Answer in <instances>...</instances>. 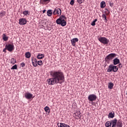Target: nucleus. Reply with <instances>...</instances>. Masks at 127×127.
Listing matches in <instances>:
<instances>
[{"label": "nucleus", "mask_w": 127, "mask_h": 127, "mask_svg": "<svg viewBox=\"0 0 127 127\" xmlns=\"http://www.w3.org/2000/svg\"><path fill=\"white\" fill-rule=\"evenodd\" d=\"M52 78L47 79V82L49 85H55V84H62L65 81L64 74L61 70L50 72Z\"/></svg>", "instance_id": "1"}, {"label": "nucleus", "mask_w": 127, "mask_h": 127, "mask_svg": "<svg viewBox=\"0 0 127 127\" xmlns=\"http://www.w3.org/2000/svg\"><path fill=\"white\" fill-rule=\"evenodd\" d=\"M67 18L64 15H61L59 18L56 20V22L57 24H61L62 26H66L67 22L65 20Z\"/></svg>", "instance_id": "2"}, {"label": "nucleus", "mask_w": 127, "mask_h": 127, "mask_svg": "<svg viewBox=\"0 0 127 127\" xmlns=\"http://www.w3.org/2000/svg\"><path fill=\"white\" fill-rule=\"evenodd\" d=\"M117 119H114L110 121H107L105 123V127H116L117 126Z\"/></svg>", "instance_id": "3"}, {"label": "nucleus", "mask_w": 127, "mask_h": 127, "mask_svg": "<svg viewBox=\"0 0 127 127\" xmlns=\"http://www.w3.org/2000/svg\"><path fill=\"white\" fill-rule=\"evenodd\" d=\"M118 70H119V67L116 65H114L113 64H111L109 66L108 68L107 69V72L110 73V72H118Z\"/></svg>", "instance_id": "4"}, {"label": "nucleus", "mask_w": 127, "mask_h": 127, "mask_svg": "<svg viewBox=\"0 0 127 127\" xmlns=\"http://www.w3.org/2000/svg\"><path fill=\"white\" fill-rule=\"evenodd\" d=\"M116 56H117V54L115 53H111L107 56V57L105 58V61H106L107 63H109L110 61L114 59Z\"/></svg>", "instance_id": "5"}, {"label": "nucleus", "mask_w": 127, "mask_h": 127, "mask_svg": "<svg viewBox=\"0 0 127 127\" xmlns=\"http://www.w3.org/2000/svg\"><path fill=\"white\" fill-rule=\"evenodd\" d=\"M99 41L101 42V43H103V44H108L109 41L107 38L104 37H101L98 38Z\"/></svg>", "instance_id": "6"}, {"label": "nucleus", "mask_w": 127, "mask_h": 127, "mask_svg": "<svg viewBox=\"0 0 127 127\" xmlns=\"http://www.w3.org/2000/svg\"><path fill=\"white\" fill-rule=\"evenodd\" d=\"M5 47H6V49H7L9 52H11L14 50V46L13 44H8L5 45Z\"/></svg>", "instance_id": "7"}, {"label": "nucleus", "mask_w": 127, "mask_h": 127, "mask_svg": "<svg viewBox=\"0 0 127 127\" xmlns=\"http://www.w3.org/2000/svg\"><path fill=\"white\" fill-rule=\"evenodd\" d=\"M62 13V11H61V9L60 8L57 7L55 9L54 12H53V14L54 15H60Z\"/></svg>", "instance_id": "8"}, {"label": "nucleus", "mask_w": 127, "mask_h": 127, "mask_svg": "<svg viewBox=\"0 0 127 127\" xmlns=\"http://www.w3.org/2000/svg\"><path fill=\"white\" fill-rule=\"evenodd\" d=\"M97 99V96L95 94H90L88 96V100L90 102L96 101Z\"/></svg>", "instance_id": "9"}, {"label": "nucleus", "mask_w": 127, "mask_h": 127, "mask_svg": "<svg viewBox=\"0 0 127 127\" xmlns=\"http://www.w3.org/2000/svg\"><path fill=\"white\" fill-rule=\"evenodd\" d=\"M27 23V21L26 20V19L24 18H20L19 19V24H20V25H25Z\"/></svg>", "instance_id": "10"}, {"label": "nucleus", "mask_w": 127, "mask_h": 127, "mask_svg": "<svg viewBox=\"0 0 127 127\" xmlns=\"http://www.w3.org/2000/svg\"><path fill=\"white\" fill-rule=\"evenodd\" d=\"M25 98L27 99V100H30L32 98V94H31L30 93H26L24 94Z\"/></svg>", "instance_id": "11"}, {"label": "nucleus", "mask_w": 127, "mask_h": 127, "mask_svg": "<svg viewBox=\"0 0 127 127\" xmlns=\"http://www.w3.org/2000/svg\"><path fill=\"white\" fill-rule=\"evenodd\" d=\"M32 63L34 67H37L38 64L37 60L34 58L32 59Z\"/></svg>", "instance_id": "12"}, {"label": "nucleus", "mask_w": 127, "mask_h": 127, "mask_svg": "<svg viewBox=\"0 0 127 127\" xmlns=\"http://www.w3.org/2000/svg\"><path fill=\"white\" fill-rule=\"evenodd\" d=\"M79 41V40L77 38H73L71 40V44L73 46H75V44L76 42H78Z\"/></svg>", "instance_id": "13"}, {"label": "nucleus", "mask_w": 127, "mask_h": 127, "mask_svg": "<svg viewBox=\"0 0 127 127\" xmlns=\"http://www.w3.org/2000/svg\"><path fill=\"white\" fill-rule=\"evenodd\" d=\"M81 115V113L76 112L73 114L74 117H75V119L78 120L80 119V115Z\"/></svg>", "instance_id": "14"}, {"label": "nucleus", "mask_w": 127, "mask_h": 127, "mask_svg": "<svg viewBox=\"0 0 127 127\" xmlns=\"http://www.w3.org/2000/svg\"><path fill=\"white\" fill-rule=\"evenodd\" d=\"M113 64L114 65H118V64H120V60L118 58H116L113 60Z\"/></svg>", "instance_id": "15"}, {"label": "nucleus", "mask_w": 127, "mask_h": 127, "mask_svg": "<svg viewBox=\"0 0 127 127\" xmlns=\"http://www.w3.org/2000/svg\"><path fill=\"white\" fill-rule=\"evenodd\" d=\"M116 126L118 127H123V123H122V121L121 120L117 121Z\"/></svg>", "instance_id": "16"}, {"label": "nucleus", "mask_w": 127, "mask_h": 127, "mask_svg": "<svg viewBox=\"0 0 127 127\" xmlns=\"http://www.w3.org/2000/svg\"><path fill=\"white\" fill-rule=\"evenodd\" d=\"M115 117V112H110L109 114L108 115V118L110 119H114V117Z\"/></svg>", "instance_id": "17"}, {"label": "nucleus", "mask_w": 127, "mask_h": 127, "mask_svg": "<svg viewBox=\"0 0 127 127\" xmlns=\"http://www.w3.org/2000/svg\"><path fill=\"white\" fill-rule=\"evenodd\" d=\"M25 56L26 58L29 59V58H30V57H31V54H30V53H29V52H26L25 54Z\"/></svg>", "instance_id": "18"}, {"label": "nucleus", "mask_w": 127, "mask_h": 127, "mask_svg": "<svg viewBox=\"0 0 127 127\" xmlns=\"http://www.w3.org/2000/svg\"><path fill=\"white\" fill-rule=\"evenodd\" d=\"M2 39L4 41H7L8 40V37L5 35V34H3Z\"/></svg>", "instance_id": "19"}, {"label": "nucleus", "mask_w": 127, "mask_h": 127, "mask_svg": "<svg viewBox=\"0 0 127 127\" xmlns=\"http://www.w3.org/2000/svg\"><path fill=\"white\" fill-rule=\"evenodd\" d=\"M38 59H43L44 58V54H39L37 57Z\"/></svg>", "instance_id": "20"}, {"label": "nucleus", "mask_w": 127, "mask_h": 127, "mask_svg": "<svg viewBox=\"0 0 127 127\" xmlns=\"http://www.w3.org/2000/svg\"><path fill=\"white\" fill-rule=\"evenodd\" d=\"M114 87V83H112V82H110L108 84V88L110 90H112V89H113V88Z\"/></svg>", "instance_id": "21"}, {"label": "nucleus", "mask_w": 127, "mask_h": 127, "mask_svg": "<svg viewBox=\"0 0 127 127\" xmlns=\"http://www.w3.org/2000/svg\"><path fill=\"white\" fill-rule=\"evenodd\" d=\"M106 6V2H105L104 1H102L100 3V7L101 8H104V7H105Z\"/></svg>", "instance_id": "22"}, {"label": "nucleus", "mask_w": 127, "mask_h": 127, "mask_svg": "<svg viewBox=\"0 0 127 127\" xmlns=\"http://www.w3.org/2000/svg\"><path fill=\"white\" fill-rule=\"evenodd\" d=\"M44 110L46 112V113H48V114L50 113V108L48 107V106H46L44 108Z\"/></svg>", "instance_id": "23"}, {"label": "nucleus", "mask_w": 127, "mask_h": 127, "mask_svg": "<svg viewBox=\"0 0 127 127\" xmlns=\"http://www.w3.org/2000/svg\"><path fill=\"white\" fill-rule=\"evenodd\" d=\"M48 16H51L52 15V10L49 9L47 12Z\"/></svg>", "instance_id": "24"}, {"label": "nucleus", "mask_w": 127, "mask_h": 127, "mask_svg": "<svg viewBox=\"0 0 127 127\" xmlns=\"http://www.w3.org/2000/svg\"><path fill=\"white\" fill-rule=\"evenodd\" d=\"M102 18L105 21V22L106 23L108 22V19H107V16H106V14H102Z\"/></svg>", "instance_id": "25"}, {"label": "nucleus", "mask_w": 127, "mask_h": 127, "mask_svg": "<svg viewBox=\"0 0 127 127\" xmlns=\"http://www.w3.org/2000/svg\"><path fill=\"white\" fill-rule=\"evenodd\" d=\"M10 63L13 65L16 63V60L14 58H12L10 60Z\"/></svg>", "instance_id": "26"}, {"label": "nucleus", "mask_w": 127, "mask_h": 127, "mask_svg": "<svg viewBox=\"0 0 127 127\" xmlns=\"http://www.w3.org/2000/svg\"><path fill=\"white\" fill-rule=\"evenodd\" d=\"M47 1H50V0H41L40 3H42V4H45V2Z\"/></svg>", "instance_id": "27"}, {"label": "nucleus", "mask_w": 127, "mask_h": 127, "mask_svg": "<svg viewBox=\"0 0 127 127\" xmlns=\"http://www.w3.org/2000/svg\"><path fill=\"white\" fill-rule=\"evenodd\" d=\"M4 15H5V11H2L0 12V16H1V17H3Z\"/></svg>", "instance_id": "28"}, {"label": "nucleus", "mask_w": 127, "mask_h": 127, "mask_svg": "<svg viewBox=\"0 0 127 127\" xmlns=\"http://www.w3.org/2000/svg\"><path fill=\"white\" fill-rule=\"evenodd\" d=\"M23 14H24V15H26L27 16L28 15H29V10H25L23 12Z\"/></svg>", "instance_id": "29"}, {"label": "nucleus", "mask_w": 127, "mask_h": 127, "mask_svg": "<svg viewBox=\"0 0 127 127\" xmlns=\"http://www.w3.org/2000/svg\"><path fill=\"white\" fill-rule=\"evenodd\" d=\"M98 20L97 19H95V20L93 21L91 23V25H92V26H95V25H96V22Z\"/></svg>", "instance_id": "30"}, {"label": "nucleus", "mask_w": 127, "mask_h": 127, "mask_svg": "<svg viewBox=\"0 0 127 127\" xmlns=\"http://www.w3.org/2000/svg\"><path fill=\"white\" fill-rule=\"evenodd\" d=\"M16 69H17V65L16 64L13 65L11 68V70H14Z\"/></svg>", "instance_id": "31"}, {"label": "nucleus", "mask_w": 127, "mask_h": 127, "mask_svg": "<svg viewBox=\"0 0 127 127\" xmlns=\"http://www.w3.org/2000/svg\"><path fill=\"white\" fill-rule=\"evenodd\" d=\"M43 62L42 61H38V65H39V66H41V65H43Z\"/></svg>", "instance_id": "32"}, {"label": "nucleus", "mask_w": 127, "mask_h": 127, "mask_svg": "<svg viewBox=\"0 0 127 127\" xmlns=\"http://www.w3.org/2000/svg\"><path fill=\"white\" fill-rule=\"evenodd\" d=\"M74 3H75V2L74 1V0H71V1L70 2V4L71 5H74Z\"/></svg>", "instance_id": "33"}, {"label": "nucleus", "mask_w": 127, "mask_h": 127, "mask_svg": "<svg viewBox=\"0 0 127 127\" xmlns=\"http://www.w3.org/2000/svg\"><path fill=\"white\" fill-rule=\"evenodd\" d=\"M119 68H120L121 69V68L123 67V64H120L119 65Z\"/></svg>", "instance_id": "34"}, {"label": "nucleus", "mask_w": 127, "mask_h": 127, "mask_svg": "<svg viewBox=\"0 0 127 127\" xmlns=\"http://www.w3.org/2000/svg\"><path fill=\"white\" fill-rule=\"evenodd\" d=\"M77 2L79 3V4H81L82 3V0H77Z\"/></svg>", "instance_id": "35"}, {"label": "nucleus", "mask_w": 127, "mask_h": 127, "mask_svg": "<svg viewBox=\"0 0 127 127\" xmlns=\"http://www.w3.org/2000/svg\"><path fill=\"white\" fill-rule=\"evenodd\" d=\"M6 50H7L6 47H5V48H4L3 50V52H4L5 53H6Z\"/></svg>", "instance_id": "36"}, {"label": "nucleus", "mask_w": 127, "mask_h": 127, "mask_svg": "<svg viewBox=\"0 0 127 127\" xmlns=\"http://www.w3.org/2000/svg\"><path fill=\"white\" fill-rule=\"evenodd\" d=\"M21 67H24V66H25V64L22 63L21 64Z\"/></svg>", "instance_id": "37"}, {"label": "nucleus", "mask_w": 127, "mask_h": 127, "mask_svg": "<svg viewBox=\"0 0 127 127\" xmlns=\"http://www.w3.org/2000/svg\"><path fill=\"white\" fill-rule=\"evenodd\" d=\"M110 5L111 6V7H113L114 6V3H110Z\"/></svg>", "instance_id": "38"}, {"label": "nucleus", "mask_w": 127, "mask_h": 127, "mask_svg": "<svg viewBox=\"0 0 127 127\" xmlns=\"http://www.w3.org/2000/svg\"><path fill=\"white\" fill-rule=\"evenodd\" d=\"M46 11V10L44 9L43 11V13H45Z\"/></svg>", "instance_id": "39"}, {"label": "nucleus", "mask_w": 127, "mask_h": 127, "mask_svg": "<svg viewBox=\"0 0 127 127\" xmlns=\"http://www.w3.org/2000/svg\"><path fill=\"white\" fill-rule=\"evenodd\" d=\"M105 10H106V11H109V10H108L107 8H106V9H105Z\"/></svg>", "instance_id": "40"}, {"label": "nucleus", "mask_w": 127, "mask_h": 127, "mask_svg": "<svg viewBox=\"0 0 127 127\" xmlns=\"http://www.w3.org/2000/svg\"><path fill=\"white\" fill-rule=\"evenodd\" d=\"M44 23L45 24H46V22H44Z\"/></svg>", "instance_id": "41"}]
</instances>
